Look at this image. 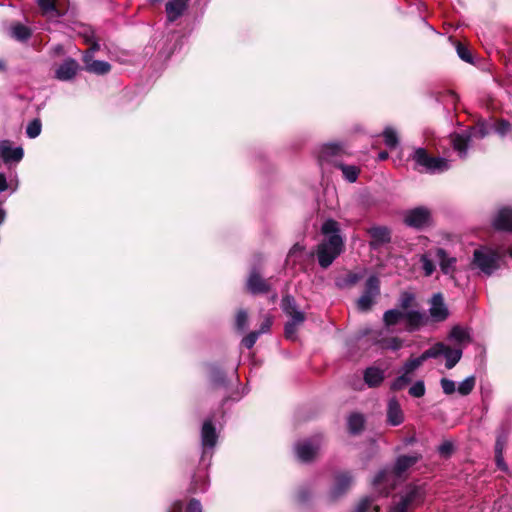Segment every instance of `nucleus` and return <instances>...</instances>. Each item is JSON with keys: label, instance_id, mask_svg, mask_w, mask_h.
<instances>
[{"label": "nucleus", "instance_id": "aec40b11", "mask_svg": "<svg viewBox=\"0 0 512 512\" xmlns=\"http://www.w3.org/2000/svg\"><path fill=\"white\" fill-rule=\"evenodd\" d=\"M405 330L407 332H414L419 330L427 322L425 313L417 310L405 311L404 314Z\"/></svg>", "mask_w": 512, "mask_h": 512}, {"label": "nucleus", "instance_id": "338daca9", "mask_svg": "<svg viewBox=\"0 0 512 512\" xmlns=\"http://www.w3.org/2000/svg\"><path fill=\"white\" fill-rule=\"evenodd\" d=\"M4 68V62L0 60V70Z\"/></svg>", "mask_w": 512, "mask_h": 512}, {"label": "nucleus", "instance_id": "37998d69", "mask_svg": "<svg viewBox=\"0 0 512 512\" xmlns=\"http://www.w3.org/2000/svg\"><path fill=\"white\" fill-rule=\"evenodd\" d=\"M409 395L415 398H421L425 395L426 388L423 380L416 381L410 388H409Z\"/></svg>", "mask_w": 512, "mask_h": 512}, {"label": "nucleus", "instance_id": "7c9ffc66", "mask_svg": "<svg viewBox=\"0 0 512 512\" xmlns=\"http://www.w3.org/2000/svg\"><path fill=\"white\" fill-rule=\"evenodd\" d=\"M342 171L343 177L350 183L356 182L360 169L355 165H346L343 162L337 167Z\"/></svg>", "mask_w": 512, "mask_h": 512}, {"label": "nucleus", "instance_id": "f03ea898", "mask_svg": "<svg viewBox=\"0 0 512 512\" xmlns=\"http://www.w3.org/2000/svg\"><path fill=\"white\" fill-rule=\"evenodd\" d=\"M507 252L512 258V248L506 251L503 246H497L495 248L490 246H480L473 252L471 269L477 270L485 276H491L500 268V263L506 256Z\"/></svg>", "mask_w": 512, "mask_h": 512}, {"label": "nucleus", "instance_id": "6e6d98bb", "mask_svg": "<svg viewBox=\"0 0 512 512\" xmlns=\"http://www.w3.org/2000/svg\"><path fill=\"white\" fill-rule=\"evenodd\" d=\"M271 325H272V319L270 317H266L264 319V321L262 322L259 330H257L256 332L259 333V335L268 333L270 331Z\"/></svg>", "mask_w": 512, "mask_h": 512}, {"label": "nucleus", "instance_id": "412c9836", "mask_svg": "<svg viewBox=\"0 0 512 512\" xmlns=\"http://www.w3.org/2000/svg\"><path fill=\"white\" fill-rule=\"evenodd\" d=\"M404 421V413L396 397H391L387 403V423L399 426Z\"/></svg>", "mask_w": 512, "mask_h": 512}, {"label": "nucleus", "instance_id": "39448f33", "mask_svg": "<svg viewBox=\"0 0 512 512\" xmlns=\"http://www.w3.org/2000/svg\"><path fill=\"white\" fill-rule=\"evenodd\" d=\"M489 131V124L485 121H479L475 126L462 133L451 134L450 142L459 158L465 159L468 155V148L472 139H483L489 134Z\"/></svg>", "mask_w": 512, "mask_h": 512}, {"label": "nucleus", "instance_id": "bf43d9fd", "mask_svg": "<svg viewBox=\"0 0 512 512\" xmlns=\"http://www.w3.org/2000/svg\"><path fill=\"white\" fill-rule=\"evenodd\" d=\"M452 451V444L449 442H445L439 447V452L442 455H449Z\"/></svg>", "mask_w": 512, "mask_h": 512}, {"label": "nucleus", "instance_id": "3c124183", "mask_svg": "<svg viewBox=\"0 0 512 512\" xmlns=\"http://www.w3.org/2000/svg\"><path fill=\"white\" fill-rule=\"evenodd\" d=\"M507 441V433L504 431L499 432L495 443V454H503L504 447Z\"/></svg>", "mask_w": 512, "mask_h": 512}, {"label": "nucleus", "instance_id": "4be33fe9", "mask_svg": "<svg viewBox=\"0 0 512 512\" xmlns=\"http://www.w3.org/2000/svg\"><path fill=\"white\" fill-rule=\"evenodd\" d=\"M435 257L439 261V266L443 274L452 276L456 270L457 259L451 257L443 248H437Z\"/></svg>", "mask_w": 512, "mask_h": 512}, {"label": "nucleus", "instance_id": "680f3d73", "mask_svg": "<svg viewBox=\"0 0 512 512\" xmlns=\"http://www.w3.org/2000/svg\"><path fill=\"white\" fill-rule=\"evenodd\" d=\"M5 217H6V212L2 208V202L0 201V225L4 222Z\"/></svg>", "mask_w": 512, "mask_h": 512}, {"label": "nucleus", "instance_id": "6ab92c4d", "mask_svg": "<svg viewBox=\"0 0 512 512\" xmlns=\"http://www.w3.org/2000/svg\"><path fill=\"white\" fill-rule=\"evenodd\" d=\"M78 70V62L72 58H67L55 70V78L60 81H70L76 76Z\"/></svg>", "mask_w": 512, "mask_h": 512}, {"label": "nucleus", "instance_id": "473e14b6", "mask_svg": "<svg viewBox=\"0 0 512 512\" xmlns=\"http://www.w3.org/2000/svg\"><path fill=\"white\" fill-rule=\"evenodd\" d=\"M446 346L447 345L442 342H438V343L434 344L432 347H430L429 349H427L426 351H424L421 354L422 359H424V361H426L429 358H437L440 355H444Z\"/></svg>", "mask_w": 512, "mask_h": 512}, {"label": "nucleus", "instance_id": "a211bd4d", "mask_svg": "<svg viewBox=\"0 0 512 512\" xmlns=\"http://www.w3.org/2000/svg\"><path fill=\"white\" fill-rule=\"evenodd\" d=\"M492 224L497 230L512 231V207L499 208L492 219Z\"/></svg>", "mask_w": 512, "mask_h": 512}, {"label": "nucleus", "instance_id": "052dcab7", "mask_svg": "<svg viewBox=\"0 0 512 512\" xmlns=\"http://www.w3.org/2000/svg\"><path fill=\"white\" fill-rule=\"evenodd\" d=\"M8 188L6 175L0 172V193L4 192Z\"/></svg>", "mask_w": 512, "mask_h": 512}, {"label": "nucleus", "instance_id": "774afa93", "mask_svg": "<svg viewBox=\"0 0 512 512\" xmlns=\"http://www.w3.org/2000/svg\"><path fill=\"white\" fill-rule=\"evenodd\" d=\"M187 3L189 2V0H185Z\"/></svg>", "mask_w": 512, "mask_h": 512}, {"label": "nucleus", "instance_id": "393cba45", "mask_svg": "<svg viewBox=\"0 0 512 512\" xmlns=\"http://www.w3.org/2000/svg\"><path fill=\"white\" fill-rule=\"evenodd\" d=\"M384 370L378 367H368L364 371V381L369 387H378L384 381Z\"/></svg>", "mask_w": 512, "mask_h": 512}, {"label": "nucleus", "instance_id": "cd10ccee", "mask_svg": "<svg viewBox=\"0 0 512 512\" xmlns=\"http://www.w3.org/2000/svg\"><path fill=\"white\" fill-rule=\"evenodd\" d=\"M9 35L15 40L26 41L31 36V30L21 23H15L10 26Z\"/></svg>", "mask_w": 512, "mask_h": 512}, {"label": "nucleus", "instance_id": "2f4dec72", "mask_svg": "<svg viewBox=\"0 0 512 512\" xmlns=\"http://www.w3.org/2000/svg\"><path fill=\"white\" fill-rule=\"evenodd\" d=\"M419 262L421 263V268L426 277L431 276L436 270V265L434 264L432 255L430 252L421 254L419 257Z\"/></svg>", "mask_w": 512, "mask_h": 512}, {"label": "nucleus", "instance_id": "4d7b16f0", "mask_svg": "<svg viewBox=\"0 0 512 512\" xmlns=\"http://www.w3.org/2000/svg\"><path fill=\"white\" fill-rule=\"evenodd\" d=\"M302 253H303V247L296 244L290 249L289 254H288V260L296 258L298 255H301Z\"/></svg>", "mask_w": 512, "mask_h": 512}, {"label": "nucleus", "instance_id": "7ed1b4c3", "mask_svg": "<svg viewBox=\"0 0 512 512\" xmlns=\"http://www.w3.org/2000/svg\"><path fill=\"white\" fill-rule=\"evenodd\" d=\"M419 460V456L401 455L396 459L395 465L391 469H383L373 479V486L379 493L388 494L396 480L403 477L408 469L414 466Z\"/></svg>", "mask_w": 512, "mask_h": 512}, {"label": "nucleus", "instance_id": "a19ab883", "mask_svg": "<svg viewBox=\"0 0 512 512\" xmlns=\"http://www.w3.org/2000/svg\"><path fill=\"white\" fill-rule=\"evenodd\" d=\"M412 380V376L402 372L400 376H398L392 383H391V390L393 391H399L405 388Z\"/></svg>", "mask_w": 512, "mask_h": 512}, {"label": "nucleus", "instance_id": "2eb2a0df", "mask_svg": "<svg viewBox=\"0 0 512 512\" xmlns=\"http://www.w3.org/2000/svg\"><path fill=\"white\" fill-rule=\"evenodd\" d=\"M246 289L253 295L265 294L271 290V284L260 275L256 268H252L246 281Z\"/></svg>", "mask_w": 512, "mask_h": 512}, {"label": "nucleus", "instance_id": "20e7f679", "mask_svg": "<svg viewBox=\"0 0 512 512\" xmlns=\"http://www.w3.org/2000/svg\"><path fill=\"white\" fill-rule=\"evenodd\" d=\"M425 494L421 484L406 485L394 496L391 512H413L424 502Z\"/></svg>", "mask_w": 512, "mask_h": 512}, {"label": "nucleus", "instance_id": "e2e57ef3", "mask_svg": "<svg viewBox=\"0 0 512 512\" xmlns=\"http://www.w3.org/2000/svg\"><path fill=\"white\" fill-rule=\"evenodd\" d=\"M388 158V153L386 151H382L378 154V159L383 161Z\"/></svg>", "mask_w": 512, "mask_h": 512}, {"label": "nucleus", "instance_id": "5701e85b", "mask_svg": "<svg viewBox=\"0 0 512 512\" xmlns=\"http://www.w3.org/2000/svg\"><path fill=\"white\" fill-rule=\"evenodd\" d=\"M368 233L371 237L370 246L373 249H377L378 247L390 242V240H391L390 231L386 227H382V226L371 227L368 230Z\"/></svg>", "mask_w": 512, "mask_h": 512}, {"label": "nucleus", "instance_id": "8fccbe9b", "mask_svg": "<svg viewBox=\"0 0 512 512\" xmlns=\"http://www.w3.org/2000/svg\"><path fill=\"white\" fill-rule=\"evenodd\" d=\"M414 294L410 292H403L399 298V305L403 310H407L414 301Z\"/></svg>", "mask_w": 512, "mask_h": 512}, {"label": "nucleus", "instance_id": "f3484780", "mask_svg": "<svg viewBox=\"0 0 512 512\" xmlns=\"http://www.w3.org/2000/svg\"><path fill=\"white\" fill-rule=\"evenodd\" d=\"M353 483V477L349 472H341L335 476L333 486L330 490L332 499H337L345 494Z\"/></svg>", "mask_w": 512, "mask_h": 512}, {"label": "nucleus", "instance_id": "ddd939ff", "mask_svg": "<svg viewBox=\"0 0 512 512\" xmlns=\"http://www.w3.org/2000/svg\"><path fill=\"white\" fill-rule=\"evenodd\" d=\"M431 212L426 207H416L406 211L404 214V223L412 228L422 229L429 225Z\"/></svg>", "mask_w": 512, "mask_h": 512}, {"label": "nucleus", "instance_id": "9b49d317", "mask_svg": "<svg viewBox=\"0 0 512 512\" xmlns=\"http://www.w3.org/2000/svg\"><path fill=\"white\" fill-rule=\"evenodd\" d=\"M380 294V280L376 275H371L365 282L362 295L357 300V308L362 312L371 309Z\"/></svg>", "mask_w": 512, "mask_h": 512}, {"label": "nucleus", "instance_id": "b1692460", "mask_svg": "<svg viewBox=\"0 0 512 512\" xmlns=\"http://www.w3.org/2000/svg\"><path fill=\"white\" fill-rule=\"evenodd\" d=\"M188 7L185 0H169L166 3L165 11L167 14V21L172 23L183 15Z\"/></svg>", "mask_w": 512, "mask_h": 512}, {"label": "nucleus", "instance_id": "de8ad7c7", "mask_svg": "<svg viewBox=\"0 0 512 512\" xmlns=\"http://www.w3.org/2000/svg\"><path fill=\"white\" fill-rule=\"evenodd\" d=\"M440 385L443 393L446 395H451L457 390L455 382L448 378H442L440 380Z\"/></svg>", "mask_w": 512, "mask_h": 512}, {"label": "nucleus", "instance_id": "6e6552de", "mask_svg": "<svg viewBox=\"0 0 512 512\" xmlns=\"http://www.w3.org/2000/svg\"><path fill=\"white\" fill-rule=\"evenodd\" d=\"M83 37L85 42L90 44L89 49L84 53L83 56L86 70L97 75L107 74L111 69V65L106 61L92 59L93 53L98 51L100 48L99 43L95 40L94 32L88 28H85Z\"/></svg>", "mask_w": 512, "mask_h": 512}, {"label": "nucleus", "instance_id": "a878e982", "mask_svg": "<svg viewBox=\"0 0 512 512\" xmlns=\"http://www.w3.org/2000/svg\"><path fill=\"white\" fill-rule=\"evenodd\" d=\"M404 314L405 311H401L399 309H390L385 311L383 314V323L385 327L390 329L391 327L404 321Z\"/></svg>", "mask_w": 512, "mask_h": 512}, {"label": "nucleus", "instance_id": "603ef678", "mask_svg": "<svg viewBox=\"0 0 512 512\" xmlns=\"http://www.w3.org/2000/svg\"><path fill=\"white\" fill-rule=\"evenodd\" d=\"M259 336V333H257L256 331H252L242 339V344L247 349H251L255 345Z\"/></svg>", "mask_w": 512, "mask_h": 512}, {"label": "nucleus", "instance_id": "c756f323", "mask_svg": "<svg viewBox=\"0 0 512 512\" xmlns=\"http://www.w3.org/2000/svg\"><path fill=\"white\" fill-rule=\"evenodd\" d=\"M208 486L209 481L206 473L199 472L198 474L194 475L190 490L193 493H202L208 489Z\"/></svg>", "mask_w": 512, "mask_h": 512}, {"label": "nucleus", "instance_id": "f704fd0d", "mask_svg": "<svg viewBox=\"0 0 512 512\" xmlns=\"http://www.w3.org/2000/svg\"><path fill=\"white\" fill-rule=\"evenodd\" d=\"M475 384L476 378L475 376L471 375L459 383L457 386V391L461 396H467L473 391Z\"/></svg>", "mask_w": 512, "mask_h": 512}, {"label": "nucleus", "instance_id": "0eeeda50", "mask_svg": "<svg viewBox=\"0 0 512 512\" xmlns=\"http://www.w3.org/2000/svg\"><path fill=\"white\" fill-rule=\"evenodd\" d=\"M281 308L289 317L284 328L285 337L289 340H295L299 326H301L306 320L305 313L299 309L295 299L290 295L283 297L281 301Z\"/></svg>", "mask_w": 512, "mask_h": 512}, {"label": "nucleus", "instance_id": "9d476101", "mask_svg": "<svg viewBox=\"0 0 512 512\" xmlns=\"http://www.w3.org/2000/svg\"><path fill=\"white\" fill-rule=\"evenodd\" d=\"M219 438V432L215 426L212 417H208L204 420L201 431V462L205 463L206 460L210 462L217 445Z\"/></svg>", "mask_w": 512, "mask_h": 512}, {"label": "nucleus", "instance_id": "c85d7f7f", "mask_svg": "<svg viewBox=\"0 0 512 512\" xmlns=\"http://www.w3.org/2000/svg\"><path fill=\"white\" fill-rule=\"evenodd\" d=\"M443 356L446 360L445 367L447 369H452L460 361L462 357V349L451 348L447 345Z\"/></svg>", "mask_w": 512, "mask_h": 512}, {"label": "nucleus", "instance_id": "79ce46f5", "mask_svg": "<svg viewBox=\"0 0 512 512\" xmlns=\"http://www.w3.org/2000/svg\"><path fill=\"white\" fill-rule=\"evenodd\" d=\"M42 124L39 119L32 120L26 128V134L29 138L34 139L41 133Z\"/></svg>", "mask_w": 512, "mask_h": 512}, {"label": "nucleus", "instance_id": "dca6fc26", "mask_svg": "<svg viewBox=\"0 0 512 512\" xmlns=\"http://www.w3.org/2000/svg\"><path fill=\"white\" fill-rule=\"evenodd\" d=\"M429 314L436 322H442L447 319L449 311L441 293L434 294L430 299Z\"/></svg>", "mask_w": 512, "mask_h": 512}, {"label": "nucleus", "instance_id": "0e129e2a", "mask_svg": "<svg viewBox=\"0 0 512 512\" xmlns=\"http://www.w3.org/2000/svg\"><path fill=\"white\" fill-rule=\"evenodd\" d=\"M62 50H63V48H62V46H61V45H57V46L55 47V52H56V53H61V52H62Z\"/></svg>", "mask_w": 512, "mask_h": 512}, {"label": "nucleus", "instance_id": "4468645a", "mask_svg": "<svg viewBox=\"0 0 512 512\" xmlns=\"http://www.w3.org/2000/svg\"><path fill=\"white\" fill-rule=\"evenodd\" d=\"M24 156L22 147H12L9 140L0 141V165L5 164L11 167L13 164L19 163Z\"/></svg>", "mask_w": 512, "mask_h": 512}, {"label": "nucleus", "instance_id": "5fc2aeb1", "mask_svg": "<svg viewBox=\"0 0 512 512\" xmlns=\"http://www.w3.org/2000/svg\"><path fill=\"white\" fill-rule=\"evenodd\" d=\"M372 500L368 497L363 498L356 506L355 512H366L371 505Z\"/></svg>", "mask_w": 512, "mask_h": 512}, {"label": "nucleus", "instance_id": "72a5a7b5", "mask_svg": "<svg viewBox=\"0 0 512 512\" xmlns=\"http://www.w3.org/2000/svg\"><path fill=\"white\" fill-rule=\"evenodd\" d=\"M364 426V418L361 414L354 413L348 418V428L353 434L359 433Z\"/></svg>", "mask_w": 512, "mask_h": 512}, {"label": "nucleus", "instance_id": "4c0bfd02", "mask_svg": "<svg viewBox=\"0 0 512 512\" xmlns=\"http://www.w3.org/2000/svg\"><path fill=\"white\" fill-rule=\"evenodd\" d=\"M383 138L385 145L393 149L398 145V135L395 129L392 127H386L383 131Z\"/></svg>", "mask_w": 512, "mask_h": 512}, {"label": "nucleus", "instance_id": "69168bd1", "mask_svg": "<svg viewBox=\"0 0 512 512\" xmlns=\"http://www.w3.org/2000/svg\"><path fill=\"white\" fill-rule=\"evenodd\" d=\"M148 1L151 3H159V2H162L163 0H148Z\"/></svg>", "mask_w": 512, "mask_h": 512}, {"label": "nucleus", "instance_id": "423d86ee", "mask_svg": "<svg viewBox=\"0 0 512 512\" xmlns=\"http://www.w3.org/2000/svg\"><path fill=\"white\" fill-rule=\"evenodd\" d=\"M420 172L440 174L450 169L451 163L444 157L431 156L426 149L416 148L411 156Z\"/></svg>", "mask_w": 512, "mask_h": 512}, {"label": "nucleus", "instance_id": "13d9d810", "mask_svg": "<svg viewBox=\"0 0 512 512\" xmlns=\"http://www.w3.org/2000/svg\"><path fill=\"white\" fill-rule=\"evenodd\" d=\"M496 465L502 471H507L508 467L503 459V454H495Z\"/></svg>", "mask_w": 512, "mask_h": 512}, {"label": "nucleus", "instance_id": "e433bc0d", "mask_svg": "<svg viewBox=\"0 0 512 512\" xmlns=\"http://www.w3.org/2000/svg\"><path fill=\"white\" fill-rule=\"evenodd\" d=\"M56 0H38V5L45 15L58 17L60 15L56 8Z\"/></svg>", "mask_w": 512, "mask_h": 512}, {"label": "nucleus", "instance_id": "bb28decb", "mask_svg": "<svg viewBox=\"0 0 512 512\" xmlns=\"http://www.w3.org/2000/svg\"><path fill=\"white\" fill-rule=\"evenodd\" d=\"M169 512H202V506L196 499H191L186 506L179 500L172 504Z\"/></svg>", "mask_w": 512, "mask_h": 512}, {"label": "nucleus", "instance_id": "c9c22d12", "mask_svg": "<svg viewBox=\"0 0 512 512\" xmlns=\"http://www.w3.org/2000/svg\"><path fill=\"white\" fill-rule=\"evenodd\" d=\"M449 338L458 343L468 342L470 339L468 331L461 326H454L450 331Z\"/></svg>", "mask_w": 512, "mask_h": 512}, {"label": "nucleus", "instance_id": "a18cd8bd", "mask_svg": "<svg viewBox=\"0 0 512 512\" xmlns=\"http://www.w3.org/2000/svg\"><path fill=\"white\" fill-rule=\"evenodd\" d=\"M209 371L213 383L223 384L225 382L224 374L217 366L210 365Z\"/></svg>", "mask_w": 512, "mask_h": 512}, {"label": "nucleus", "instance_id": "1a4fd4ad", "mask_svg": "<svg viewBox=\"0 0 512 512\" xmlns=\"http://www.w3.org/2000/svg\"><path fill=\"white\" fill-rule=\"evenodd\" d=\"M348 155L347 147L343 142H328L320 146L318 150V162L322 169L337 168L343 157Z\"/></svg>", "mask_w": 512, "mask_h": 512}, {"label": "nucleus", "instance_id": "58836bf2", "mask_svg": "<svg viewBox=\"0 0 512 512\" xmlns=\"http://www.w3.org/2000/svg\"><path fill=\"white\" fill-rule=\"evenodd\" d=\"M424 362L425 361H424V359H422L421 355L416 358H411L404 363V365L402 366L401 372H404L411 376L412 373L416 369H418Z\"/></svg>", "mask_w": 512, "mask_h": 512}, {"label": "nucleus", "instance_id": "864d4df0", "mask_svg": "<svg viewBox=\"0 0 512 512\" xmlns=\"http://www.w3.org/2000/svg\"><path fill=\"white\" fill-rule=\"evenodd\" d=\"M363 278L361 273H349L343 279L342 286H353Z\"/></svg>", "mask_w": 512, "mask_h": 512}, {"label": "nucleus", "instance_id": "f257e3e1", "mask_svg": "<svg viewBox=\"0 0 512 512\" xmlns=\"http://www.w3.org/2000/svg\"><path fill=\"white\" fill-rule=\"evenodd\" d=\"M323 241L317 247V257L322 268H328L341 254L344 241L340 235L339 223L333 219L326 220L321 227Z\"/></svg>", "mask_w": 512, "mask_h": 512}, {"label": "nucleus", "instance_id": "c03bdc74", "mask_svg": "<svg viewBox=\"0 0 512 512\" xmlns=\"http://www.w3.org/2000/svg\"><path fill=\"white\" fill-rule=\"evenodd\" d=\"M235 325L239 331H244L247 328L248 313L246 310L241 309L237 312L236 319H235Z\"/></svg>", "mask_w": 512, "mask_h": 512}, {"label": "nucleus", "instance_id": "49530a36", "mask_svg": "<svg viewBox=\"0 0 512 512\" xmlns=\"http://www.w3.org/2000/svg\"><path fill=\"white\" fill-rule=\"evenodd\" d=\"M512 130L511 124L504 119H501L497 122L495 125V132L501 136L504 137L507 133H509Z\"/></svg>", "mask_w": 512, "mask_h": 512}, {"label": "nucleus", "instance_id": "09e8293b", "mask_svg": "<svg viewBox=\"0 0 512 512\" xmlns=\"http://www.w3.org/2000/svg\"><path fill=\"white\" fill-rule=\"evenodd\" d=\"M456 51H457V54L458 56L465 62L467 63H471L472 62V57H471V54H470V51L468 50L467 47H465L463 44H461L460 42H457L456 43Z\"/></svg>", "mask_w": 512, "mask_h": 512}, {"label": "nucleus", "instance_id": "ea45409f", "mask_svg": "<svg viewBox=\"0 0 512 512\" xmlns=\"http://www.w3.org/2000/svg\"><path fill=\"white\" fill-rule=\"evenodd\" d=\"M382 349L397 351L403 346V341L398 337H391L380 341Z\"/></svg>", "mask_w": 512, "mask_h": 512}, {"label": "nucleus", "instance_id": "f8f14e48", "mask_svg": "<svg viewBox=\"0 0 512 512\" xmlns=\"http://www.w3.org/2000/svg\"><path fill=\"white\" fill-rule=\"evenodd\" d=\"M321 446V436H314L310 439L300 441L295 446L296 455L302 462L311 461L317 455Z\"/></svg>", "mask_w": 512, "mask_h": 512}]
</instances>
